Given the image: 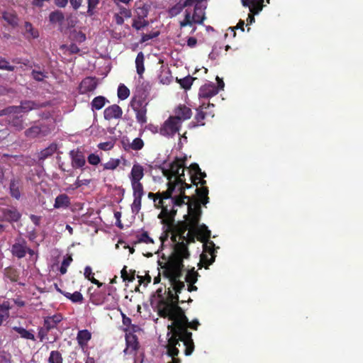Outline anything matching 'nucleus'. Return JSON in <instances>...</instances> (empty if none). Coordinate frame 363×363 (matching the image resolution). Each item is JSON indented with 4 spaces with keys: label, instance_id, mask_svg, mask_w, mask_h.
I'll return each instance as SVG.
<instances>
[{
    "label": "nucleus",
    "instance_id": "53",
    "mask_svg": "<svg viewBox=\"0 0 363 363\" xmlns=\"http://www.w3.org/2000/svg\"><path fill=\"white\" fill-rule=\"evenodd\" d=\"M119 14L125 18H130L131 16V11L130 9H128L124 7H120V13Z\"/></svg>",
    "mask_w": 363,
    "mask_h": 363
},
{
    "label": "nucleus",
    "instance_id": "5",
    "mask_svg": "<svg viewBox=\"0 0 363 363\" xmlns=\"http://www.w3.org/2000/svg\"><path fill=\"white\" fill-rule=\"evenodd\" d=\"M200 323L197 319L189 321L183 310V345L185 347L184 354L186 356L191 355L194 350V343L192 339V333L188 328L196 330Z\"/></svg>",
    "mask_w": 363,
    "mask_h": 363
},
{
    "label": "nucleus",
    "instance_id": "34",
    "mask_svg": "<svg viewBox=\"0 0 363 363\" xmlns=\"http://www.w3.org/2000/svg\"><path fill=\"white\" fill-rule=\"evenodd\" d=\"M129 89L124 84H120L118 88V97L121 100H125L129 96Z\"/></svg>",
    "mask_w": 363,
    "mask_h": 363
},
{
    "label": "nucleus",
    "instance_id": "47",
    "mask_svg": "<svg viewBox=\"0 0 363 363\" xmlns=\"http://www.w3.org/2000/svg\"><path fill=\"white\" fill-rule=\"evenodd\" d=\"M100 157L95 154H91L88 157V162L92 165H96L100 162Z\"/></svg>",
    "mask_w": 363,
    "mask_h": 363
},
{
    "label": "nucleus",
    "instance_id": "14",
    "mask_svg": "<svg viewBox=\"0 0 363 363\" xmlns=\"http://www.w3.org/2000/svg\"><path fill=\"white\" fill-rule=\"evenodd\" d=\"M199 276V273L195 270L194 267L187 270L184 279L187 283L188 291L191 292L197 290V287L194 286V284L197 281Z\"/></svg>",
    "mask_w": 363,
    "mask_h": 363
},
{
    "label": "nucleus",
    "instance_id": "40",
    "mask_svg": "<svg viewBox=\"0 0 363 363\" xmlns=\"http://www.w3.org/2000/svg\"><path fill=\"white\" fill-rule=\"evenodd\" d=\"M189 243L190 242H187V235L185 236L184 234H183V260L188 259L190 256L187 246Z\"/></svg>",
    "mask_w": 363,
    "mask_h": 363
},
{
    "label": "nucleus",
    "instance_id": "64",
    "mask_svg": "<svg viewBox=\"0 0 363 363\" xmlns=\"http://www.w3.org/2000/svg\"><path fill=\"white\" fill-rule=\"evenodd\" d=\"M157 193L156 194H154V193H152V192H150L148 194V198L150 199H153V201H154V203H155V206H157V201L159 200V199H157Z\"/></svg>",
    "mask_w": 363,
    "mask_h": 363
},
{
    "label": "nucleus",
    "instance_id": "60",
    "mask_svg": "<svg viewBox=\"0 0 363 363\" xmlns=\"http://www.w3.org/2000/svg\"><path fill=\"white\" fill-rule=\"evenodd\" d=\"M197 44V40L194 37H190L187 40V45L189 48H194Z\"/></svg>",
    "mask_w": 363,
    "mask_h": 363
},
{
    "label": "nucleus",
    "instance_id": "33",
    "mask_svg": "<svg viewBox=\"0 0 363 363\" xmlns=\"http://www.w3.org/2000/svg\"><path fill=\"white\" fill-rule=\"evenodd\" d=\"M140 242H145L146 244L153 243V240L149 237L147 232H143L142 234L137 235V240L133 242V245Z\"/></svg>",
    "mask_w": 363,
    "mask_h": 363
},
{
    "label": "nucleus",
    "instance_id": "24",
    "mask_svg": "<svg viewBox=\"0 0 363 363\" xmlns=\"http://www.w3.org/2000/svg\"><path fill=\"white\" fill-rule=\"evenodd\" d=\"M20 186L21 184L19 180L16 179H12L11 180L9 184L10 194L16 199H19L21 198Z\"/></svg>",
    "mask_w": 363,
    "mask_h": 363
},
{
    "label": "nucleus",
    "instance_id": "21",
    "mask_svg": "<svg viewBox=\"0 0 363 363\" xmlns=\"http://www.w3.org/2000/svg\"><path fill=\"white\" fill-rule=\"evenodd\" d=\"M62 315L60 313L55 314L52 316H48L44 318V327L47 330H50L57 327V325L62 320Z\"/></svg>",
    "mask_w": 363,
    "mask_h": 363
},
{
    "label": "nucleus",
    "instance_id": "4",
    "mask_svg": "<svg viewBox=\"0 0 363 363\" xmlns=\"http://www.w3.org/2000/svg\"><path fill=\"white\" fill-rule=\"evenodd\" d=\"M193 5L194 6L193 12L186 9L185 16L183 20V27H186L187 26L192 27L191 33H194L196 30V27L194 26L195 24H202L206 18V6H204L203 4H200V2L193 3L191 6Z\"/></svg>",
    "mask_w": 363,
    "mask_h": 363
},
{
    "label": "nucleus",
    "instance_id": "35",
    "mask_svg": "<svg viewBox=\"0 0 363 363\" xmlns=\"http://www.w3.org/2000/svg\"><path fill=\"white\" fill-rule=\"evenodd\" d=\"M64 295L74 303L82 302L83 300V296L79 291H75L73 294L67 292Z\"/></svg>",
    "mask_w": 363,
    "mask_h": 363
},
{
    "label": "nucleus",
    "instance_id": "49",
    "mask_svg": "<svg viewBox=\"0 0 363 363\" xmlns=\"http://www.w3.org/2000/svg\"><path fill=\"white\" fill-rule=\"evenodd\" d=\"M90 183L89 179H77L74 183V186L72 187V189H77L83 185H88Z\"/></svg>",
    "mask_w": 363,
    "mask_h": 363
},
{
    "label": "nucleus",
    "instance_id": "23",
    "mask_svg": "<svg viewBox=\"0 0 363 363\" xmlns=\"http://www.w3.org/2000/svg\"><path fill=\"white\" fill-rule=\"evenodd\" d=\"M71 204L69 197L65 194H62L55 198L54 208H67Z\"/></svg>",
    "mask_w": 363,
    "mask_h": 363
},
{
    "label": "nucleus",
    "instance_id": "11",
    "mask_svg": "<svg viewBox=\"0 0 363 363\" xmlns=\"http://www.w3.org/2000/svg\"><path fill=\"white\" fill-rule=\"evenodd\" d=\"M12 255L19 259L24 257L27 253L26 241L22 238H18L11 247Z\"/></svg>",
    "mask_w": 363,
    "mask_h": 363
},
{
    "label": "nucleus",
    "instance_id": "31",
    "mask_svg": "<svg viewBox=\"0 0 363 363\" xmlns=\"http://www.w3.org/2000/svg\"><path fill=\"white\" fill-rule=\"evenodd\" d=\"M13 330L17 332L22 338L35 340L34 335L23 328L14 326L13 327Z\"/></svg>",
    "mask_w": 363,
    "mask_h": 363
},
{
    "label": "nucleus",
    "instance_id": "7",
    "mask_svg": "<svg viewBox=\"0 0 363 363\" xmlns=\"http://www.w3.org/2000/svg\"><path fill=\"white\" fill-rule=\"evenodd\" d=\"M45 103H38L34 101H23L21 102L20 106H12L4 109V112L6 113H27L32 110L39 109L46 106Z\"/></svg>",
    "mask_w": 363,
    "mask_h": 363
},
{
    "label": "nucleus",
    "instance_id": "58",
    "mask_svg": "<svg viewBox=\"0 0 363 363\" xmlns=\"http://www.w3.org/2000/svg\"><path fill=\"white\" fill-rule=\"evenodd\" d=\"M55 4L60 8H65L68 4V0H54Z\"/></svg>",
    "mask_w": 363,
    "mask_h": 363
},
{
    "label": "nucleus",
    "instance_id": "20",
    "mask_svg": "<svg viewBox=\"0 0 363 363\" xmlns=\"http://www.w3.org/2000/svg\"><path fill=\"white\" fill-rule=\"evenodd\" d=\"M143 167L139 164L138 163L134 164L131 169L130 174L129 175V178L130 179L131 183L140 182V180L143 179Z\"/></svg>",
    "mask_w": 363,
    "mask_h": 363
},
{
    "label": "nucleus",
    "instance_id": "12",
    "mask_svg": "<svg viewBox=\"0 0 363 363\" xmlns=\"http://www.w3.org/2000/svg\"><path fill=\"white\" fill-rule=\"evenodd\" d=\"M18 113H6L4 110L1 111L0 116L8 115V121L9 124L15 128L17 130H21L24 128V120L22 116H18Z\"/></svg>",
    "mask_w": 363,
    "mask_h": 363
},
{
    "label": "nucleus",
    "instance_id": "32",
    "mask_svg": "<svg viewBox=\"0 0 363 363\" xmlns=\"http://www.w3.org/2000/svg\"><path fill=\"white\" fill-rule=\"evenodd\" d=\"M48 363H63V358L59 351L53 350L50 352Z\"/></svg>",
    "mask_w": 363,
    "mask_h": 363
},
{
    "label": "nucleus",
    "instance_id": "10",
    "mask_svg": "<svg viewBox=\"0 0 363 363\" xmlns=\"http://www.w3.org/2000/svg\"><path fill=\"white\" fill-rule=\"evenodd\" d=\"M218 93V89L213 83H206L199 89V97L200 99H208Z\"/></svg>",
    "mask_w": 363,
    "mask_h": 363
},
{
    "label": "nucleus",
    "instance_id": "9",
    "mask_svg": "<svg viewBox=\"0 0 363 363\" xmlns=\"http://www.w3.org/2000/svg\"><path fill=\"white\" fill-rule=\"evenodd\" d=\"M147 94L140 88H137L136 91L130 101L132 108H147L148 101H147Z\"/></svg>",
    "mask_w": 363,
    "mask_h": 363
},
{
    "label": "nucleus",
    "instance_id": "22",
    "mask_svg": "<svg viewBox=\"0 0 363 363\" xmlns=\"http://www.w3.org/2000/svg\"><path fill=\"white\" fill-rule=\"evenodd\" d=\"M126 348L123 351L125 354H132L135 352L138 347L136 336L134 335H126Z\"/></svg>",
    "mask_w": 363,
    "mask_h": 363
},
{
    "label": "nucleus",
    "instance_id": "15",
    "mask_svg": "<svg viewBox=\"0 0 363 363\" xmlns=\"http://www.w3.org/2000/svg\"><path fill=\"white\" fill-rule=\"evenodd\" d=\"M123 114V111L121 108L116 105L113 104L105 108L104 111V118L107 121H110L111 119L121 118Z\"/></svg>",
    "mask_w": 363,
    "mask_h": 363
},
{
    "label": "nucleus",
    "instance_id": "41",
    "mask_svg": "<svg viewBox=\"0 0 363 363\" xmlns=\"http://www.w3.org/2000/svg\"><path fill=\"white\" fill-rule=\"evenodd\" d=\"M143 141L140 138H137L133 140L130 147L134 150H139L143 148Z\"/></svg>",
    "mask_w": 363,
    "mask_h": 363
},
{
    "label": "nucleus",
    "instance_id": "6",
    "mask_svg": "<svg viewBox=\"0 0 363 363\" xmlns=\"http://www.w3.org/2000/svg\"><path fill=\"white\" fill-rule=\"evenodd\" d=\"M55 129L54 122L50 123H42L34 125L25 130L24 134L28 138L45 137Z\"/></svg>",
    "mask_w": 363,
    "mask_h": 363
},
{
    "label": "nucleus",
    "instance_id": "48",
    "mask_svg": "<svg viewBox=\"0 0 363 363\" xmlns=\"http://www.w3.org/2000/svg\"><path fill=\"white\" fill-rule=\"evenodd\" d=\"M159 34L160 33L158 31L143 34L142 36V42H146L150 39L156 38L159 35Z\"/></svg>",
    "mask_w": 363,
    "mask_h": 363
},
{
    "label": "nucleus",
    "instance_id": "29",
    "mask_svg": "<svg viewBox=\"0 0 363 363\" xmlns=\"http://www.w3.org/2000/svg\"><path fill=\"white\" fill-rule=\"evenodd\" d=\"M106 102H108V101L104 96H96L92 100L91 103V109L93 111L100 110L104 106Z\"/></svg>",
    "mask_w": 363,
    "mask_h": 363
},
{
    "label": "nucleus",
    "instance_id": "17",
    "mask_svg": "<svg viewBox=\"0 0 363 363\" xmlns=\"http://www.w3.org/2000/svg\"><path fill=\"white\" fill-rule=\"evenodd\" d=\"M69 155L72 158V165L74 168H80L85 164V157L79 150H72Z\"/></svg>",
    "mask_w": 363,
    "mask_h": 363
},
{
    "label": "nucleus",
    "instance_id": "28",
    "mask_svg": "<svg viewBox=\"0 0 363 363\" xmlns=\"http://www.w3.org/2000/svg\"><path fill=\"white\" fill-rule=\"evenodd\" d=\"M134 112L135 113L136 121L140 125H144L147 121V118L146 116L147 114V108H133Z\"/></svg>",
    "mask_w": 363,
    "mask_h": 363
},
{
    "label": "nucleus",
    "instance_id": "37",
    "mask_svg": "<svg viewBox=\"0 0 363 363\" xmlns=\"http://www.w3.org/2000/svg\"><path fill=\"white\" fill-rule=\"evenodd\" d=\"M196 79V77H193L188 74L187 76L183 77V89L185 90H189L194 80Z\"/></svg>",
    "mask_w": 363,
    "mask_h": 363
},
{
    "label": "nucleus",
    "instance_id": "25",
    "mask_svg": "<svg viewBox=\"0 0 363 363\" xmlns=\"http://www.w3.org/2000/svg\"><path fill=\"white\" fill-rule=\"evenodd\" d=\"M91 337V333L87 330H79L77 333V340L81 347H84Z\"/></svg>",
    "mask_w": 363,
    "mask_h": 363
},
{
    "label": "nucleus",
    "instance_id": "45",
    "mask_svg": "<svg viewBox=\"0 0 363 363\" xmlns=\"http://www.w3.org/2000/svg\"><path fill=\"white\" fill-rule=\"evenodd\" d=\"M182 11V4L178 3L169 10V14L171 17L175 16Z\"/></svg>",
    "mask_w": 363,
    "mask_h": 363
},
{
    "label": "nucleus",
    "instance_id": "63",
    "mask_svg": "<svg viewBox=\"0 0 363 363\" xmlns=\"http://www.w3.org/2000/svg\"><path fill=\"white\" fill-rule=\"evenodd\" d=\"M216 80L218 82L216 87H218V91H219L220 90L223 89L225 84H224V82L223 81V79L219 78L218 77H216Z\"/></svg>",
    "mask_w": 363,
    "mask_h": 363
},
{
    "label": "nucleus",
    "instance_id": "38",
    "mask_svg": "<svg viewBox=\"0 0 363 363\" xmlns=\"http://www.w3.org/2000/svg\"><path fill=\"white\" fill-rule=\"evenodd\" d=\"M120 164L118 159H111L106 163L104 164V168L105 169H115Z\"/></svg>",
    "mask_w": 363,
    "mask_h": 363
},
{
    "label": "nucleus",
    "instance_id": "39",
    "mask_svg": "<svg viewBox=\"0 0 363 363\" xmlns=\"http://www.w3.org/2000/svg\"><path fill=\"white\" fill-rule=\"evenodd\" d=\"M99 3V0H87L88 9L87 13L89 16H92L94 13V9Z\"/></svg>",
    "mask_w": 363,
    "mask_h": 363
},
{
    "label": "nucleus",
    "instance_id": "55",
    "mask_svg": "<svg viewBox=\"0 0 363 363\" xmlns=\"http://www.w3.org/2000/svg\"><path fill=\"white\" fill-rule=\"evenodd\" d=\"M121 277L124 281L128 280L129 281H133L134 279V275L132 276L130 278L128 277V274L126 271V267L125 266L123 269L121 270Z\"/></svg>",
    "mask_w": 363,
    "mask_h": 363
},
{
    "label": "nucleus",
    "instance_id": "26",
    "mask_svg": "<svg viewBox=\"0 0 363 363\" xmlns=\"http://www.w3.org/2000/svg\"><path fill=\"white\" fill-rule=\"evenodd\" d=\"M65 20V15L62 11L55 10L52 11L49 15V21L52 24L59 23L62 25Z\"/></svg>",
    "mask_w": 363,
    "mask_h": 363
},
{
    "label": "nucleus",
    "instance_id": "43",
    "mask_svg": "<svg viewBox=\"0 0 363 363\" xmlns=\"http://www.w3.org/2000/svg\"><path fill=\"white\" fill-rule=\"evenodd\" d=\"M15 67L10 65L9 62L4 58H0V69H5L7 71H13Z\"/></svg>",
    "mask_w": 363,
    "mask_h": 363
},
{
    "label": "nucleus",
    "instance_id": "51",
    "mask_svg": "<svg viewBox=\"0 0 363 363\" xmlns=\"http://www.w3.org/2000/svg\"><path fill=\"white\" fill-rule=\"evenodd\" d=\"M192 115L191 108L183 106V121L189 119Z\"/></svg>",
    "mask_w": 363,
    "mask_h": 363
},
{
    "label": "nucleus",
    "instance_id": "19",
    "mask_svg": "<svg viewBox=\"0 0 363 363\" xmlns=\"http://www.w3.org/2000/svg\"><path fill=\"white\" fill-rule=\"evenodd\" d=\"M3 217L8 222H17L21 217V214L15 208H4L1 210Z\"/></svg>",
    "mask_w": 363,
    "mask_h": 363
},
{
    "label": "nucleus",
    "instance_id": "62",
    "mask_svg": "<svg viewBox=\"0 0 363 363\" xmlns=\"http://www.w3.org/2000/svg\"><path fill=\"white\" fill-rule=\"evenodd\" d=\"M116 23L118 25H122L124 22L123 17L121 16L119 13H116L114 15Z\"/></svg>",
    "mask_w": 363,
    "mask_h": 363
},
{
    "label": "nucleus",
    "instance_id": "13",
    "mask_svg": "<svg viewBox=\"0 0 363 363\" xmlns=\"http://www.w3.org/2000/svg\"><path fill=\"white\" fill-rule=\"evenodd\" d=\"M97 86V80L94 77H86L84 79L79 86V92L81 94H85L94 91Z\"/></svg>",
    "mask_w": 363,
    "mask_h": 363
},
{
    "label": "nucleus",
    "instance_id": "36",
    "mask_svg": "<svg viewBox=\"0 0 363 363\" xmlns=\"http://www.w3.org/2000/svg\"><path fill=\"white\" fill-rule=\"evenodd\" d=\"M148 25V21L142 18H137L133 20L132 26L135 28L136 30H140L141 28L147 26Z\"/></svg>",
    "mask_w": 363,
    "mask_h": 363
},
{
    "label": "nucleus",
    "instance_id": "52",
    "mask_svg": "<svg viewBox=\"0 0 363 363\" xmlns=\"http://www.w3.org/2000/svg\"><path fill=\"white\" fill-rule=\"evenodd\" d=\"M71 6L74 10H77L82 6L83 0H69Z\"/></svg>",
    "mask_w": 363,
    "mask_h": 363
},
{
    "label": "nucleus",
    "instance_id": "46",
    "mask_svg": "<svg viewBox=\"0 0 363 363\" xmlns=\"http://www.w3.org/2000/svg\"><path fill=\"white\" fill-rule=\"evenodd\" d=\"M32 76L38 82H42L44 78L46 77V75L43 72L36 70H33Z\"/></svg>",
    "mask_w": 363,
    "mask_h": 363
},
{
    "label": "nucleus",
    "instance_id": "54",
    "mask_svg": "<svg viewBox=\"0 0 363 363\" xmlns=\"http://www.w3.org/2000/svg\"><path fill=\"white\" fill-rule=\"evenodd\" d=\"M138 10V18L145 19V18L148 15V9L143 6L142 8H139Z\"/></svg>",
    "mask_w": 363,
    "mask_h": 363
},
{
    "label": "nucleus",
    "instance_id": "42",
    "mask_svg": "<svg viewBox=\"0 0 363 363\" xmlns=\"http://www.w3.org/2000/svg\"><path fill=\"white\" fill-rule=\"evenodd\" d=\"M72 259L71 257H66L63 259L61 267L60 268V272L62 274H65L67 272V269L68 266L70 264Z\"/></svg>",
    "mask_w": 363,
    "mask_h": 363
},
{
    "label": "nucleus",
    "instance_id": "61",
    "mask_svg": "<svg viewBox=\"0 0 363 363\" xmlns=\"http://www.w3.org/2000/svg\"><path fill=\"white\" fill-rule=\"evenodd\" d=\"M30 218L31 221L35 225H40V216H38L32 214V215L30 216Z\"/></svg>",
    "mask_w": 363,
    "mask_h": 363
},
{
    "label": "nucleus",
    "instance_id": "2",
    "mask_svg": "<svg viewBox=\"0 0 363 363\" xmlns=\"http://www.w3.org/2000/svg\"><path fill=\"white\" fill-rule=\"evenodd\" d=\"M186 155H183V177L184 170L188 169L191 182L194 186L196 195L186 196L185 189H189L191 185L185 182L183 179V206L187 205V214L183 215V234L187 232V242H194L196 238L203 243V252L200 255V262L198 263L199 269L203 266L208 267L215 262L216 250L215 243L210 240L211 232L205 224H199L202 214L201 204L206 205L208 203V189L206 186V177L205 172H201L197 163H192L186 167Z\"/></svg>",
    "mask_w": 363,
    "mask_h": 363
},
{
    "label": "nucleus",
    "instance_id": "1",
    "mask_svg": "<svg viewBox=\"0 0 363 363\" xmlns=\"http://www.w3.org/2000/svg\"><path fill=\"white\" fill-rule=\"evenodd\" d=\"M181 167L182 160L177 158L168 169L163 171L169 180L168 189L158 192L156 206L162 209L158 218H164L163 223L167 225V233L174 245L164 267V275L169 282L168 295L166 299L160 296L157 303L160 315L172 320L171 325H168L167 345H180L179 341H182V308L179 305V294L182 289V221L175 223L174 220L177 212L176 208L182 206V174L179 172Z\"/></svg>",
    "mask_w": 363,
    "mask_h": 363
},
{
    "label": "nucleus",
    "instance_id": "50",
    "mask_svg": "<svg viewBox=\"0 0 363 363\" xmlns=\"http://www.w3.org/2000/svg\"><path fill=\"white\" fill-rule=\"evenodd\" d=\"M99 148L103 150H109L113 147L112 142L101 143L98 145Z\"/></svg>",
    "mask_w": 363,
    "mask_h": 363
},
{
    "label": "nucleus",
    "instance_id": "30",
    "mask_svg": "<svg viewBox=\"0 0 363 363\" xmlns=\"http://www.w3.org/2000/svg\"><path fill=\"white\" fill-rule=\"evenodd\" d=\"M144 55L142 52L138 53L136 59H135V65L137 73L141 77L145 71L144 67Z\"/></svg>",
    "mask_w": 363,
    "mask_h": 363
},
{
    "label": "nucleus",
    "instance_id": "8",
    "mask_svg": "<svg viewBox=\"0 0 363 363\" xmlns=\"http://www.w3.org/2000/svg\"><path fill=\"white\" fill-rule=\"evenodd\" d=\"M133 189V195L134 197L133 202L131 205L133 213H138L141 208V200L145 192L143 186L141 182L131 183Z\"/></svg>",
    "mask_w": 363,
    "mask_h": 363
},
{
    "label": "nucleus",
    "instance_id": "57",
    "mask_svg": "<svg viewBox=\"0 0 363 363\" xmlns=\"http://www.w3.org/2000/svg\"><path fill=\"white\" fill-rule=\"evenodd\" d=\"M48 331L49 330H47V329L45 327L44 328H41L39 330L38 337L40 338V341H43V339L47 336Z\"/></svg>",
    "mask_w": 363,
    "mask_h": 363
},
{
    "label": "nucleus",
    "instance_id": "18",
    "mask_svg": "<svg viewBox=\"0 0 363 363\" xmlns=\"http://www.w3.org/2000/svg\"><path fill=\"white\" fill-rule=\"evenodd\" d=\"M211 106L213 108L214 104H211L209 102L208 104H205L204 102H203L201 104V105L199 106L200 110L197 109L198 112L195 116V120L196 121V124L194 125V126L203 125L204 123L203 122V121L204 120L206 115L209 114L212 117L214 116L213 113L210 112L209 113H204L203 111V109H206Z\"/></svg>",
    "mask_w": 363,
    "mask_h": 363
},
{
    "label": "nucleus",
    "instance_id": "44",
    "mask_svg": "<svg viewBox=\"0 0 363 363\" xmlns=\"http://www.w3.org/2000/svg\"><path fill=\"white\" fill-rule=\"evenodd\" d=\"M26 31L29 33L33 38H38L39 34L38 30H35L30 23H26Z\"/></svg>",
    "mask_w": 363,
    "mask_h": 363
},
{
    "label": "nucleus",
    "instance_id": "56",
    "mask_svg": "<svg viewBox=\"0 0 363 363\" xmlns=\"http://www.w3.org/2000/svg\"><path fill=\"white\" fill-rule=\"evenodd\" d=\"M50 0H33L32 4L34 6L41 8L44 6L45 2H50Z\"/></svg>",
    "mask_w": 363,
    "mask_h": 363
},
{
    "label": "nucleus",
    "instance_id": "3",
    "mask_svg": "<svg viewBox=\"0 0 363 363\" xmlns=\"http://www.w3.org/2000/svg\"><path fill=\"white\" fill-rule=\"evenodd\" d=\"M182 126V105H179L175 110V116H169L160 127L159 133L166 137H173L179 133Z\"/></svg>",
    "mask_w": 363,
    "mask_h": 363
},
{
    "label": "nucleus",
    "instance_id": "59",
    "mask_svg": "<svg viewBox=\"0 0 363 363\" xmlns=\"http://www.w3.org/2000/svg\"><path fill=\"white\" fill-rule=\"evenodd\" d=\"M84 274V277L89 280H90V279H91V277H93L91 268L89 266L85 267Z\"/></svg>",
    "mask_w": 363,
    "mask_h": 363
},
{
    "label": "nucleus",
    "instance_id": "27",
    "mask_svg": "<svg viewBox=\"0 0 363 363\" xmlns=\"http://www.w3.org/2000/svg\"><path fill=\"white\" fill-rule=\"evenodd\" d=\"M57 148V145L51 144L38 153V159L40 160H45L48 157L52 155L56 152Z\"/></svg>",
    "mask_w": 363,
    "mask_h": 363
},
{
    "label": "nucleus",
    "instance_id": "16",
    "mask_svg": "<svg viewBox=\"0 0 363 363\" xmlns=\"http://www.w3.org/2000/svg\"><path fill=\"white\" fill-rule=\"evenodd\" d=\"M245 7H248L253 14H258L264 7V0H241Z\"/></svg>",
    "mask_w": 363,
    "mask_h": 363
}]
</instances>
